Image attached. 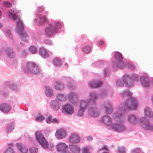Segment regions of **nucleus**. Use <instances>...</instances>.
<instances>
[{
  "label": "nucleus",
  "instance_id": "obj_1",
  "mask_svg": "<svg viewBox=\"0 0 153 153\" xmlns=\"http://www.w3.org/2000/svg\"><path fill=\"white\" fill-rule=\"evenodd\" d=\"M137 106V99L129 97L124 103H120L116 107L117 111L113 114V117L117 121L123 122L125 121L123 116L125 111L127 110H136Z\"/></svg>",
  "mask_w": 153,
  "mask_h": 153
},
{
  "label": "nucleus",
  "instance_id": "obj_2",
  "mask_svg": "<svg viewBox=\"0 0 153 153\" xmlns=\"http://www.w3.org/2000/svg\"><path fill=\"white\" fill-rule=\"evenodd\" d=\"M9 16L12 18L14 20L18 19L16 23V31L19 35L22 41L23 42H27L29 36L23 30L25 28V26L22 20L18 17L17 15L11 13L10 11H9Z\"/></svg>",
  "mask_w": 153,
  "mask_h": 153
},
{
  "label": "nucleus",
  "instance_id": "obj_3",
  "mask_svg": "<svg viewBox=\"0 0 153 153\" xmlns=\"http://www.w3.org/2000/svg\"><path fill=\"white\" fill-rule=\"evenodd\" d=\"M24 71L29 74H36L40 72V69L39 66L35 63L28 62L24 68Z\"/></svg>",
  "mask_w": 153,
  "mask_h": 153
},
{
  "label": "nucleus",
  "instance_id": "obj_4",
  "mask_svg": "<svg viewBox=\"0 0 153 153\" xmlns=\"http://www.w3.org/2000/svg\"><path fill=\"white\" fill-rule=\"evenodd\" d=\"M61 27V23L58 21L56 22L54 24H49L45 28V34L47 36H51L57 32L58 29H60Z\"/></svg>",
  "mask_w": 153,
  "mask_h": 153
},
{
  "label": "nucleus",
  "instance_id": "obj_5",
  "mask_svg": "<svg viewBox=\"0 0 153 153\" xmlns=\"http://www.w3.org/2000/svg\"><path fill=\"white\" fill-rule=\"evenodd\" d=\"M114 57L117 61L113 63V66L114 68H124L125 59H123L121 53L116 52L115 53Z\"/></svg>",
  "mask_w": 153,
  "mask_h": 153
},
{
  "label": "nucleus",
  "instance_id": "obj_6",
  "mask_svg": "<svg viewBox=\"0 0 153 153\" xmlns=\"http://www.w3.org/2000/svg\"><path fill=\"white\" fill-rule=\"evenodd\" d=\"M142 118H144L145 121L146 118V117H143L139 118L136 115L134 114H129L127 118L128 122L130 125L132 126H135L137 124H139L142 128L141 125V120Z\"/></svg>",
  "mask_w": 153,
  "mask_h": 153
},
{
  "label": "nucleus",
  "instance_id": "obj_7",
  "mask_svg": "<svg viewBox=\"0 0 153 153\" xmlns=\"http://www.w3.org/2000/svg\"><path fill=\"white\" fill-rule=\"evenodd\" d=\"M36 140L44 149H46L48 146V143L45 140L41 132L37 131L35 133Z\"/></svg>",
  "mask_w": 153,
  "mask_h": 153
},
{
  "label": "nucleus",
  "instance_id": "obj_8",
  "mask_svg": "<svg viewBox=\"0 0 153 153\" xmlns=\"http://www.w3.org/2000/svg\"><path fill=\"white\" fill-rule=\"evenodd\" d=\"M111 128L114 131L119 132H125L127 130L126 125L122 123H114L111 125Z\"/></svg>",
  "mask_w": 153,
  "mask_h": 153
},
{
  "label": "nucleus",
  "instance_id": "obj_9",
  "mask_svg": "<svg viewBox=\"0 0 153 153\" xmlns=\"http://www.w3.org/2000/svg\"><path fill=\"white\" fill-rule=\"evenodd\" d=\"M62 112L66 115L73 114L74 112V108L71 104L67 103L64 105L62 107Z\"/></svg>",
  "mask_w": 153,
  "mask_h": 153
},
{
  "label": "nucleus",
  "instance_id": "obj_10",
  "mask_svg": "<svg viewBox=\"0 0 153 153\" xmlns=\"http://www.w3.org/2000/svg\"><path fill=\"white\" fill-rule=\"evenodd\" d=\"M96 105H91L88 109V114L91 117H97L100 114L99 110L97 108Z\"/></svg>",
  "mask_w": 153,
  "mask_h": 153
},
{
  "label": "nucleus",
  "instance_id": "obj_11",
  "mask_svg": "<svg viewBox=\"0 0 153 153\" xmlns=\"http://www.w3.org/2000/svg\"><path fill=\"white\" fill-rule=\"evenodd\" d=\"M81 140L79 135L76 133H73L68 137V141L69 143L77 144L79 143Z\"/></svg>",
  "mask_w": 153,
  "mask_h": 153
},
{
  "label": "nucleus",
  "instance_id": "obj_12",
  "mask_svg": "<svg viewBox=\"0 0 153 153\" xmlns=\"http://www.w3.org/2000/svg\"><path fill=\"white\" fill-rule=\"evenodd\" d=\"M144 120V118H142L141 119L142 128L145 130L153 131V124H150L149 121L147 119L146 121Z\"/></svg>",
  "mask_w": 153,
  "mask_h": 153
},
{
  "label": "nucleus",
  "instance_id": "obj_13",
  "mask_svg": "<svg viewBox=\"0 0 153 153\" xmlns=\"http://www.w3.org/2000/svg\"><path fill=\"white\" fill-rule=\"evenodd\" d=\"M55 135L58 139L64 138L67 135L66 131L63 128L58 129L56 130Z\"/></svg>",
  "mask_w": 153,
  "mask_h": 153
},
{
  "label": "nucleus",
  "instance_id": "obj_14",
  "mask_svg": "<svg viewBox=\"0 0 153 153\" xmlns=\"http://www.w3.org/2000/svg\"><path fill=\"white\" fill-rule=\"evenodd\" d=\"M89 96L90 98L88 99L90 100L91 104L94 105H97V100L99 97V94L95 91H92L90 93Z\"/></svg>",
  "mask_w": 153,
  "mask_h": 153
},
{
  "label": "nucleus",
  "instance_id": "obj_15",
  "mask_svg": "<svg viewBox=\"0 0 153 153\" xmlns=\"http://www.w3.org/2000/svg\"><path fill=\"white\" fill-rule=\"evenodd\" d=\"M90 101V100L81 99L79 102V107L86 110L88 106L92 105Z\"/></svg>",
  "mask_w": 153,
  "mask_h": 153
},
{
  "label": "nucleus",
  "instance_id": "obj_16",
  "mask_svg": "<svg viewBox=\"0 0 153 153\" xmlns=\"http://www.w3.org/2000/svg\"><path fill=\"white\" fill-rule=\"evenodd\" d=\"M122 80L126 87H130L133 85V82L128 75H124L122 77Z\"/></svg>",
  "mask_w": 153,
  "mask_h": 153
},
{
  "label": "nucleus",
  "instance_id": "obj_17",
  "mask_svg": "<svg viewBox=\"0 0 153 153\" xmlns=\"http://www.w3.org/2000/svg\"><path fill=\"white\" fill-rule=\"evenodd\" d=\"M102 122L105 125L108 126H110L113 124L112 123V120L111 117L108 115H106L103 116L101 118Z\"/></svg>",
  "mask_w": 153,
  "mask_h": 153
},
{
  "label": "nucleus",
  "instance_id": "obj_18",
  "mask_svg": "<svg viewBox=\"0 0 153 153\" xmlns=\"http://www.w3.org/2000/svg\"><path fill=\"white\" fill-rule=\"evenodd\" d=\"M68 96L71 103L73 104H75L77 103L78 98L77 94L75 93L70 92L68 94Z\"/></svg>",
  "mask_w": 153,
  "mask_h": 153
},
{
  "label": "nucleus",
  "instance_id": "obj_19",
  "mask_svg": "<svg viewBox=\"0 0 153 153\" xmlns=\"http://www.w3.org/2000/svg\"><path fill=\"white\" fill-rule=\"evenodd\" d=\"M68 145L64 142L58 143L56 145V148L58 152H63L68 147Z\"/></svg>",
  "mask_w": 153,
  "mask_h": 153
},
{
  "label": "nucleus",
  "instance_id": "obj_20",
  "mask_svg": "<svg viewBox=\"0 0 153 153\" xmlns=\"http://www.w3.org/2000/svg\"><path fill=\"white\" fill-rule=\"evenodd\" d=\"M61 104L57 100H55L51 101L50 106L51 108L55 111H57L60 107Z\"/></svg>",
  "mask_w": 153,
  "mask_h": 153
},
{
  "label": "nucleus",
  "instance_id": "obj_21",
  "mask_svg": "<svg viewBox=\"0 0 153 153\" xmlns=\"http://www.w3.org/2000/svg\"><path fill=\"white\" fill-rule=\"evenodd\" d=\"M102 84L101 81L95 80L89 82L88 83V86L93 88H96L100 87Z\"/></svg>",
  "mask_w": 153,
  "mask_h": 153
},
{
  "label": "nucleus",
  "instance_id": "obj_22",
  "mask_svg": "<svg viewBox=\"0 0 153 153\" xmlns=\"http://www.w3.org/2000/svg\"><path fill=\"white\" fill-rule=\"evenodd\" d=\"M104 111L107 114H111L113 110V108L111 103L109 102H105L103 105Z\"/></svg>",
  "mask_w": 153,
  "mask_h": 153
},
{
  "label": "nucleus",
  "instance_id": "obj_23",
  "mask_svg": "<svg viewBox=\"0 0 153 153\" xmlns=\"http://www.w3.org/2000/svg\"><path fill=\"white\" fill-rule=\"evenodd\" d=\"M141 84L142 86L144 88H147L149 85V81L147 76H141Z\"/></svg>",
  "mask_w": 153,
  "mask_h": 153
},
{
  "label": "nucleus",
  "instance_id": "obj_24",
  "mask_svg": "<svg viewBox=\"0 0 153 153\" xmlns=\"http://www.w3.org/2000/svg\"><path fill=\"white\" fill-rule=\"evenodd\" d=\"M44 89L45 93L46 96L50 97L53 95V91L51 87L46 86L45 87Z\"/></svg>",
  "mask_w": 153,
  "mask_h": 153
},
{
  "label": "nucleus",
  "instance_id": "obj_25",
  "mask_svg": "<svg viewBox=\"0 0 153 153\" xmlns=\"http://www.w3.org/2000/svg\"><path fill=\"white\" fill-rule=\"evenodd\" d=\"M55 89L59 91H62L64 89V86L59 81H56L54 84Z\"/></svg>",
  "mask_w": 153,
  "mask_h": 153
},
{
  "label": "nucleus",
  "instance_id": "obj_26",
  "mask_svg": "<svg viewBox=\"0 0 153 153\" xmlns=\"http://www.w3.org/2000/svg\"><path fill=\"white\" fill-rule=\"evenodd\" d=\"M39 53L43 58H46L49 56V52L44 48L42 47L39 49Z\"/></svg>",
  "mask_w": 153,
  "mask_h": 153
},
{
  "label": "nucleus",
  "instance_id": "obj_27",
  "mask_svg": "<svg viewBox=\"0 0 153 153\" xmlns=\"http://www.w3.org/2000/svg\"><path fill=\"white\" fill-rule=\"evenodd\" d=\"M10 105L7 103L2 104L0 105V110L4 113H7L10 111Z\"/></svg>",
  "mask_w": 153,
  "mask_h": 153
},
{
  "label": "nucleus",
  "instance_id": "obj_28",
  "mask_svg": "<svg viewBox=\"0 0 153 153\" xmlns=\"http://www.w3.org/2000/svg\"><path fill=\"white\" fill-rule=\"evenodd\" d=\"M144 113L148 118H152L153 117V113L150 108L148 107H146L144 109Z\"/></svg>",
  "mask_w": 153,
  "mask_h": 153
},
{
  "label": "nucleus",
  "instance_id": "obj_29",
  "mask_svg": "<svg viewBox=\"0 0 153 153\" xmlns=\"http://www.w3.org/2000/svg\"><path fill=\"white\" fill-rule=\"evenodd\" d=\"M69 148L72 153H79L80 151V147L77 145H71Z\"/></svg>",
  "mask_w": 153,
  "mask_h": 153
},
{
  "label": "nucleus",
  "instance_id": "obj_30",
  "mask_svg": "<svg viewBox=\"0 0 153 153\" xmlns=\"http://www.w3.org/2000/svg\"><path fill=\"white\" fill-rule=\"evenodd\" d=\"M38 22L41 24H42L43 23H45L47 21L46 18L44 16H41L40 14H37L36 16V18L35 19L36 22H38Z\"/></svg>",
  "mask_w": 153,
  "mask_h": 153
},
{
  "label": "nucleus",
  "instance_id": "obj_31",
  "mask_svg": "<svg viewBox=\"0 0 153 153\" xmlns=\"http://www.w3.org/2000/svg\"><path fill=\"white\" fill-rule=\"evenodd\" d=\"M16 146L17 147L18 149L22 153H27L28 152V150L25 146H23V145L20 143H17L16 144Z\"/></svg>",
  "mask_w": 153,
  "mask_h": 153
},
{
  "label": "nucleus",
  "instance_id": "obj_32",
  "mask_svg": "<svg viewBox=\"0 0 153 153\" xmlns=\"http://www.w3.org/2000/svg\"><path fill=\"white\" fill-rule=\"evenodd\" d=\"M56 98L58 101H65L67 99V95L62 93L57 94L56 96Z\"/></svg>",
  "mask_w": 153,
  "mask_h": 153
},
{
  "label": "nucleus",
  "instance_id": "obj_33",
  "mask_svg": "<svg viewBox=\"0 0 153 153\" xmlns=\"http://www.w3.org/2000/svg\"><path fill=\"white\" fill-rule=\"evenodd\" d=\"M14 124L12 123L7 124L5 129V132L7 133H9L12 131L14 129Z\"/></svg>",
  "mask_w": 153,
  "mask_h": 153
},
{
  "label": "nucleus",
  "instance_id": "obj_34",
  "mask_svg": "<svg viewBox=\"0 0 153 153\" xmlns=\"http://www.w3.org/2000/svg\"><path fill=\"white\" fill-rule=\"evenodd\" d=\"M6 54L10 58H13L15 56V53L14 51L12 48H9L7 49Z\"/></svg>",
  "mask_w": 153,
  "mask_h": 153
},
{
  "label": "nucleus",
  "instance_id": "obj_35",
  "mask_svg": "<svg viewBox=\"0 0 153 153\" xmlns=\"http://www.w3.org/2000/svg\"><path fill=\"white\" fill-rule=\"evenodd\" d=\"M131 93L129 91L125 90L120 93V95L122 97L130 96L131 95Z\"/></svg>",
  "mask_w": 153,
  "mask_h": 153
},
{
  "label": "nucleus",
  "instance_id": "obj_36",
  "mask_svg": "<svg viewBox=\"0 0 153 153\" xmlns=\"http://www.w3.org/2000/svg\"><path fill=\"white\" fill-rule=\"evenodd\" d=\"M29 51L32 53H35L37 52V48L35 46H31L29 48Z\"/></svg>",
  "mask_w": 153,
  "mask_h": 153
},
{
  "label": "nucleus",
  "instance_id": "obj_37",
  "mask_svg": "<svg viewBox=\"0 0 153 153\" xmlns=\"http://www.w3.org/2000/svg\"><path fill=\"white\" fill-rule=\"evenodd\" d=\"M3 153H15L14 150L11 147L6 149Z\"/></svg>",
  "mask_w": 153,
  "mask_h": 153
},
{
  "label": "nucleus",
  "instance_id": "obj_38",
  "mask_svg": "<svg viewBox=\"0 0 153 153\" xmlns=\"http://www.w3.org/2000/svg\"><path fill=\"white\" fill-rule=\"evenodd\" d=\"M117 153H126L125 148L124 146L119 147L117 150Z\"/></svg>",
  "mask_w": 153,
  "mask_h": 153
},
{
  "label": "nucleus",
  "instance_id": "obj_39",
  "mask_svg": "<svg viewBox=\"0 0 153 153\" xmlns=\"http://www.w3.org/2000/svg\"><path fill=\"white\" fill-rule=\"evenodd\" d=\"M53 63L56 66L60 65L61 64V60L58 58L54 59L53 60Z\"/></svg>",
  "mask_w": 153,
  "mask_h": 153
},
{
  "label": "nucleus",
  "instance_id": "obj_40",
  "mask_svg": "<svg viewBox=\"0 0 153 153\" xmlns=\"http://www.w3.org/2000/svg\"><path fill=\"white\" fill-rule=\"evenodd\" d=\"M133 81H137L139 79V76L136 74H132L131 75H129Z\"/></svg>",
  "mask_w": 153,
  "mask_h": 153
},
{
  "label": "nucleus",
  "instance_id": "obj_41",
  "mask_svg": "<svg viewBox=\"0 0 153 153\" xmlns=\"http://www.w3.org/2000/svg\"><path fill=\"white\" fill-rule=\"evenodd\" d=\"M99 152L103 151L102 153H109L108 152L109 151V149L106 146H104L102 148L99 149Z\"/></svg>",
  "mask_w": 153,
  "mask_h": 153
},
{
  "label": "nucleus",
  "instance_id": "obj_42",
  "mask_svg": "<svg viewBox=\"0 0 153 153\" xmlns=\"http://www.w3.org/2000/svg\"><path fill=\"white\" fill-rule=\"evenodd\" d=\"M116 85L119 87H121L125 84V83L123 81L122 79H119L117 80L116 82Z\"/></svg>",
  "mask_w": 153,
  "mask_h": 153
},
{
  "label": "nucleus",
  "instance_id": "obj_43",
  "mask_svg": "<svg viewBox=\"0 0 153 153\" xmlns=\"http://www.w3.org/2000/svg\"><path fill=\"white\" fill-rule=\"evenodd\" d=\"M91 148L90 146L84 147L82 149V153H90L89 149Z\"/></svg>",
  "mask_w": 153,
  "mask_h": 153
},
{
  "label": "nucleus",
  "instance_id": "obj_44",
  "mask_svg": "<svg viewBox=\"0 0 153 153\" xmlns=\"http://www.w3.org/2000/svg\"><path fill=\"white\" fill-rule=\"evenodd\" d=\"M125 66H126L128 67L131 70H133L134 69V65L133 64H132L130 63L127 62L126 61H125V63L124 64Z\"/></svg>",
  "mask_w": 153,
  "mask_h": 153
},
{
  "label": "nucleus",
  "instance_id": "obj_45",
  "mask_svg": "<svg viewBox=\"0 0 153 153\" xmlns=\"http://www.w3.org/2000/svg\"><path fill=\"white\" fill-rule=\"evenodd\" d=\"M142 151L139 148H136L131 150V153H141Z\"/></svg>",
  "mask_w": 153,
  "mask_h": 153
},
{
  "label": "nucleus",
  "instance_id": "obj_46",
  "mask_svg": "<svg viewBox=\"0 0 153 153\" xmlns=\"http://www.w3.org/2000/svg\"><path fill=\"white\" fill-rule=\"evenodd\" d=\"M44 117L42 115H39L35 118V120L37 121L41 122L44 119Z\"/></svg>",
  "mask_w": 153,
  "mask_h": 153
},
{
  "label": "nucleus",
  "instance_id": "obj_47",
  "mask_svg": "<svg viewBox=\"0 0 153 153\" xmlns=\"http://www.w3.org/2000/svg\"><path fill=\"white\" fill-rule=\"evenodd\" d=\"M85 110L83 109L80 108H79L78 112L77 114L78 115L79 117L82 116L84 114V112Z\"/></svg>",
  "mask_w": 153,
  "mask_h": 153
},
{
  "label": "nucleus",
  "instance_id": "obj_48",
  "mask_svg": "<svg viewBox=\"0 0 153 153\" xmlns=\"http://www.w3.org/2000/svg\"><path fill=\"white\" fill-rule=\"evenodd\" d=\"M91 50V48L89 46H85L83 48V51L85 53H88Z\"/></svg>",
  "mask_w": 153,
  "mask_h": 153
},
{
  "label": "nucleus",
  "instance_id": "obj_49",
  "mask_svg": "<svg viewBox=\"0 0 153 153\" xmlns=\"http://www.w3.org/2000/svg\"><path fill=\"white\" fill-rule=\"evenodd\" d=\"M30 153H37L38 149L37 148L33 147L29 149Z\"/></svg>",
  "mask_w": 153,
  "mask_h": 153
},
{
  "label": "nucleus",
  "instance_id": "obj_50",
  "mask_svg": "<svg viewBox=\"0 0 153 153\" xmlns=\"http://www.w3.org/2000/svg\"><path fill=\"white\" fill-rule=\"evenodd\" d=\"M46 121L48 123H51L52 121V116L51 115H49L48 117L46 118Z\"/></svg>",
  "mask_w": 153,
  "mask_h": 153
},
{
  "label": "nucleus",
  "instance_id": "obj_51",
  "mask_svg": "<svg viewBox=\"0 0 153 153\" xmlns=\"http://www.w3.org/2000/svg\"><path fill=\"white\" fill-rule=\"evenodd\" d=\"M107 95V92L106 91L104 90L102 91L100 93V95L102 97H104Z\"/></svg>",
  "mask_w": 153,
  "mask_h": 153
},
{
  "label": "nucleus",
  "instance_id": "obj_52",
  "mask_svg": "<svg viewBox=\"0 0 153 153\" xmlns=\"http://www.w3.org/2000/svg\"><path fill=\"white\" fill-rule=\"evenodd\" d=\"M4 6L7 7H9L11 6V4L7 1H5L4 3Z\"/></svg>",
  "mask_w": 153,
  "mask_h": 153
},
{
  "label": "nucleus",
  "instance_id": "obj_53",
  "mask_svg": "<svg viewBox=\"0 0 153 153\" xmlns=\"http://www.w3.org/2000/svg\"><path fill=\"white\" fill-rule=\"evenodd\" d=\"M6 33L8 37L9 38L11 39L12 38V35L10 31L9 30L7 29L6 30Z\"/></svg>",
  "mask_w": 153,
  "mask_h": 153
},
{
  "label": "nucleus",
  "instance_id": "obj_54",
  "mask_svg": "<svg viewBox=\"0 0 153 153\" xmlns=\"http://www.w3.org/2000/svg\"><path fill=\"white\" fill-rule=\"evenodd\" d=\"M44 8L43 7H38L37 9V11L38 13L41 12L43 10Z\"/></svg>",
  "mask_w": 153,
  "mask_h": 153
},
{
  "label": "nucleus",
  "instance_id": "obj_55",
  "mask_svg": "<svg viewBox=\"0 0 153 153\" xmlns=\"http://www.w3.org/2000/svg\"><path fill=\"white\" fill-rule=\"evenodd\" d=\"M97 45L100 46H103L104 45L105 43L103 41L99 40L98 43H97Z\"/></svg>",
  "mask_w": 153,
  "mask_h": 153
},
{
  "label": "nucleus",
  "instance_id": "obj_56",
  "mask_svg": "<svg viewBox=\"0 0 153 153\" xmlns=\"http://www.w3.org/2000/svg\"><path fill=\"white\" fill-rule=\"evenodd\" d=\"M45 43L49 45H53V43L51 40H47L45 41Z\"/></svg>",
  "mask_w": 153,
  "mask_h": 153
},
{
  "label": "nucleus",
  "instance_id": "obj_57",
  "mask_svg": "<svg viewBox=\"0 0 153 153\" xmlns=\"http://www.w3.org/2000/svg\"><path fill=\"white\" fill-rule=\"evenodd\" d=\"M109 71L107 69H105L104 71V74L105 76H108L109 75Z\"/></svg>",
  "mask_w": 153,
  "mask_h": 153
},
{
  "label": "nucleus",
  "instance_id": "obj_58",
  "mask_svg": "<svg viewBox=\"0 0 153 153\" xmlns=\"http://www.w3.org/2000/svg\"><path fill=\"white\" fill-rule=\"evenodd\" d=\"M22 55L23 56H25L26 55H27V51L25 50H23L22 51Z\"/></svg>",
  "mask_w": 153,
  "mask_h": 153
},
{
  "label": "nucleus",
  "instance_id": "obj_59",
  "mask_svg": "<svg viewBox=\"0 0 153 153\" xmlns=\"http://www.w3.org/2000/svg\"><path fill=\"white\" fill-rule=\"evenodd\" d=\"M59 122V120L55 118L52 120V122L54 123H57Z\"/></svg>",
  "mask_w": 153,
  "mask_h": 153
},
{
  "label": "nucleus",
  "instance_id": "obj_60",
  "mask_svg": "<svg viewBox=\"0 0 153 153\" xmlns=\"http://www.w3.org/2000/svg\"><path fill=\"white\" fill-rule=\"evenodd\" d=\"M87 140L89 141H91L93 140L92 137L90 136H88L86 137Z\"/></svg>",
  "mask_w": 153,
  "mask_h": 153
},
{
  "label": "nucleus",
  "instance_id": "obj_61",
  "mask_svg": "<svg viewBox=\"0 0 153 153\" xmlns=\"http://www.w3.org/2000/svg\"><path fill=\"white\" fill-rule=\"evenodd\" d=\"M100 62H95L93 64V65H94V64H95L96 66H98L100 65Z\"/></svg>",
  "mask_w": 153,
  "mask_h": 153
},
{
  "label": "nucleus",
  "instance_id": "obj_62",
  "mask_svg": "<svg viewBox=\"0 0 153 153\" xmlns=\"http://www.w3.org/2000/svg\"><path fill=\"white\" fill-rule=\"evenodd\" d=\"M151 100H152V105H153V95H152V96Z\"/></svg>",
  "mask_w": 153,
  "mask_h": 153
},
{
  "label": "nucleus",
  "instance_id": "obj_63",
  "mask_svg": "<svg viewBox=\"0 0 153 153\" xmlns=\"http://www.w3.org/2000/svg\"><path fill=\"white\" fill-rule=\"evenodd\" d=\"M62 153H70L69 152L65 151L62 152Z\"/></svg>",
  "mask_w": 153,
  "mask_h": 153
},
{
  "label": "nucleus",
  "instance_id": "obj_64",
  "mask_svg": "<svg viewBox=\"0 0 153 153\" xmlns=\"http://www.w3.org/2000/svg\"><path fill=\"white\" fill-rule=\"evenodd\" d=\"M13 13H19V12H17V11L16 10H15V11L13 10Z\"/></svg>",
  "mask_w": 153,
  "mask_h": 153
}]
</instances>
